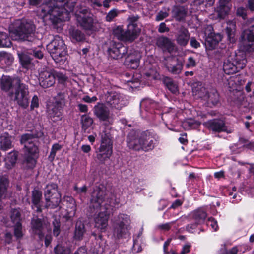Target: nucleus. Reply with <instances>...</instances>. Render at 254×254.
<instances>
[{
  "instance_id": "2f4dec72",
  "label": "nucleus",
  "mask_w": 254,
  "mask_h": 254,
  "mask_svg": "<svg viewBox=\"0 0 254 254\" xmlns=\"http://www.w3.org/2000/svg\"><path fill=\"white\" fill-rule=\"evenodd\" d=\"M81 123L82 130L84 132L89 133V129L91 128L93 123L92 118L86 115H82L81 118Z\"/></svg>"
},
{
  "instance_id": "ddd939ff",
  "label": "nucleus",
  "mask_w": 254,
  "mask_h": 254,
  "mask_svg": "<svg viewBox=\"0 0 254 254\" xmlns=\"http://www.w3.org/2000/svg\"><path fill=\"white\" fill-rule=\"evenodd\" d=\"M130 217L127 214H120L114 218L115 233L118 237L127 233L130 229Z\"/></svg>"
},
{
  "instance_id": "6e6d98bb",
  "label": "nucleus",
  "mask_w": 254,
  "mask_h": 254,
  "mask_svg": "<svg viewBox=\"0 0 254 254\" xmlns=\"http://www.w3.org/2000/svg\"><path fill=\"white\" fill-rule=\"evenodd\" d=\"M168 15L169 14L167 11H161L157 15L156 19L157 21H160L167 17Z\"/></svg>"
},
{
  "instance_id": "0eeeda50",
  "label": "nucleus",
  "mask_w": 254,
  "mask_h": 254,
  "mask_svg": "<svg viewBox=\"0 0 254 254\" xmlns=\"http://www.w3.org/2000/svg\"><path fill=\"white\" fill-rule=\"evenodd\" d=\"M48 51L53 59L59 64H63L66 60V51L64 41L59 37L55 36L47 45Z\"/></svg>"
},
{
  "instance_id": "603ef678",
  "label": "nucleus",
  "mask_w": 254,
  "mask_h": 254,
  "mask_svg": "<svg viewBox=\"0 0 254 254\" xmlns=\"http://www.w3.org/2000/svg\"><path fill=\"white\" fill-rule=\"evenodd\" d=\"M167 86L169 90L173 93H176L178 91V87L176 84L172 81H169L167 83Z\"/></svg>"
},
{
  "instance_id": "f704fd0d",
  "label": "nucleus",
  "mask_w": 254,
  "mask_h": 254,
  "mask_svg": "<svg viewBox=\"0 0 254 254\" xmlns=\"http://www.w3.org/2000/svg\"><path fill=\"white\" fill-rule=\"evenodd\" d=\"M235 24L233 22L229 21L227 23V26L226 29L228 38L229 39L230 42L232 43L234 42L235 41Z\"/></svg>"
},
{
  "instance_id": "f03ea898",
  "label": "nucleus",
  "mask_w": 254,
  "mask_h": 254,
  "mask_svg": "<svg viewBox=\"0 0 254 254\" xmlns=\"http://www.w3.org/2000/svg\"><path fill=\"white\" fill-rule=\"evenodd\" d=\"M103 192L98 189L95 190L92 194L90 208L97 209L99 212L94 217L95 227L104 232L108 225L109 214L112 209L110 205L104 199Z\"/></svg>"
},
{
  "instance_id": "7c9ffc66",
  "label": "nucleus",
  "mask_w": 254,
  "mask_h": 254,
  "mask_svg": "<svg viewBox=\"0 0 254 254\" xmlns=\"http://www.w3.org/2000/svg\"><path fill=\"white\" fill-rule=\"evenodd\" d=\"M12 137L8 133L2 134L0 137L1 148L4 150L9 149L12 146Z\"/></svg>"
},
{
  "instance_id": "412c9836",
  "label": "nucleus",
  "mask_w": 254,
  "mask_h": 254,
  "mask_svg": "<svg viewBox=\"0 0 254 254\" xmlns=\"http://www.w3.org/2000/svg\"><path fill=\"white\" fill-rule=\"evenodd\" d=\"M157 45L164 51L169 52H173L175 49V44L168 38L165 36H161L157 38Z\"/></svg>"
},
{
  "instance_id": "680f3d73",
  "label": "nucleus",
  "mask_w": 254,
  "mask_h": 254,
  "mask_svg": "<svg viewBox=\"0 0 254 254\" xmlns=\"http://www.w3.org/2000/svg\"><path fill=\"white\" fill-rule=\"evenodd\" d=\"M83 100L85 102L92 103L96 101L97 98L96 96H93L91 98L89 96H85L83 98Z\"/></svg>"
},
{
  "instance_id": "338daca9",
  "label": "nucleus",
  "mask_w": 254,
  "mask_h": 254,
  "mask_svg": "<svg viewBox=\"0 0 254 254\" xmlns=\"http://www.w3.org/2000/svg\"><path fill=\"white\" fill-rule=\"evenodd\" d=\"M82 151L85 153H89L91 150V148L89 145H82L81 147Z\"/></svg>"
},
{
  "instance_id": "a18cd8bd",
  "label": "nucleus",
  "mask_w": 254,
  "mask_h": 254,
  "mask_svg": "<svg viewBox=\"0 0 254 254\" xmlns=\"http://www.w3.org/2000/svg\"><path fill=\"white\" fill-rule=\"evenodd\" d=\"M199 125V123L198 122H195L194 120L191 119H188L183 123V127L186 129L195 128Z\"/></svg>"
},
{
  "instance_id": "1a4fd4ad",
  "label": "nucleus",
  "mask_w": 254,
  "mask_h": 254,
  "mask_svg": "<svg viewBox=\"0 0 254 254\" xmlns=\"http://www.w3.org/2000/svg\"><path fill=\"white\" fill-rule=\"evenodd\" d=\"M246 62L247 60L243 56L237 55L231 56L224 62V71L227 74L235 73L245 66Z\"/></svg>"
},
{
  "instance_id": "6ab92c4d",
  "label": "nucleus",
  "mask_w": 254,
  "mask_h": 254,
  "mask_svg": "<svg viewBox=\"0 0 254 254\" xmlns=\"http://www.w3.org/2000/svg\"><path fill=\"white\" fill-rule=\"evenodd\" d=\"M127 48L121 43H115L113 44L112 47L108 50L109 55L113 59L122 58L127 52Z\"/></svg>"
},
{
  "instance_id": "79ce46f5",
  "label": "nucleus",
  "mask_w": 254,
  "mask_h": 254,
  "mask_svg": "<svg viewBox=\"0 0 254 254\" xmlns=\"http://www.w3.org/2000/svg\"><path fill=\"white\" fill-rule=\"evenodd\" d=\"M11 45V42L7 34L5 33L0 32V47H9Z\"/></svg>"
},
{
  "instance_id": "864d4df0",
  "label": "nucleus",
  "mask_w": 254,
  "mask_h": 254,
  "mask_svg": "<svg viewBox=\"0 0 254 254\" xmlns=\"http://www.w3.org/2000/svg\"><path fill=\"white\" fill-rule=\"evenodd\" d=\"M207 225H210L214 231H217L218 227L217 221L212 218L208 219Z\"/></svg>"
},
{
  "instance_id": "5701e85b",
  "label": "nucleus",
  "mask_w": 254,
  "mask_h": 254,
  "mask_svg": "<svg viewBox=\"0 0 254 254\" xmlns=\"http://www.w3.org/2000/svg\"><path fill=\"white\" fill-rule=\"evenodd\" d=\"M93 112L100 120L106 121L110 117L109 111L103 104L98 103L95 106Z\"/></svg>"
},
{
  "instance_id": "473e14b6",
  "label": "nucleus",
  "mask_w": 254,
  "mask_h": 254,
  "mask_svg": "<svg viewBox=\"0 0 254 254\" xmlns=\"http://www.w3.org/2000/svg\"><path fill=\"white\" fill-rule=\"evenodd\" d=\"M31 225L33 233L38 235L40 238L43 236L41 231L42 224L40 219L33 218L31 222Z\"/></svg>"
},
{
  "instance_id": "de8ad7c7",
  "label": "nucleus",
  "mask_w": 254,
  "mask_h": 254,
  "mask_svg": "<svg viewBox=\"0 0 254 254\" xmlns=\"http://www.w3.org/2000/svg\"><path fill=\"white\" fill-rule=\"evenodd\" d=\"M61 148V145L58 143H56L53 145L50 154L48 157L49 160L51 161H53L56 156L57 152L60 150Z\"/></svg>"
},
{
  "instance_id": "8fccbe9b",
  "label": "nucleus",
  "mask_w": 254,
  "mask_h": 254,
  "mask_svg": "<svg viewBox=\"0 0 254 254\" xmlns=\"http://www.w3.org/2000/svg\"><path fill=\"white\" fill-rule=\"evenodd\" d=\"M54 73L55 79L56 78L59 82L62 84H64L68 80L67 77L63 73L54 71Z\"/></svg>"
},
{
  "instance_id": "e433bc0d",
  "label": "nucleus",
  "mask_w": 254,
  "mask_h": 254,
  "mask_svg": "<svg viewBox=\"0 0 254 254\" xmlns=\"http://www.w3.org/2000/svg\"><path fill=\"white\" fill-rule=\"evenodd\" d=\"M206 216V212L202 208L195 210L193 213L194 218L198 223H203Z\"/></svg>"
},
{
  "instance_id": "f8f14e48",
  "label": "nucleus",
  "mask_w": 254,
  "mask_h": 254,
  "mask_svg": "<svg viewBox=\"0 0 254 254\" xmlns=\"http://www.w3.org/2000/svg\"><path fill=\"white\" fill-rule=\"evenodd\" d=\"M77 20L85 29L95 31L98 29L99 24L94 20L87 9H84L77 13Z\"/></svg>"
},
{
  "instance_id": "cd10ccee",
  "label": "nucleus",
  "mask_w": 254,
  "mask_h": 254,
  "mask_svg": "<svg viewBox=\"0 0 254 254\" xmlns=\"http://www.w3.org/2000/svg\"><path fill=\"white\" fill-rule=\"evenodd\" d=\"M14 58L12 55L6 52H0V67L5 68L13 63Z\"/></svg>"
},
{
  "instance_id": "774afa93",
  "label": "nucleus",
  "mask_w": 254,
  "mask_h": 254,
  "mask_svg": "<svg viewBox=\"0 0 254 254\" xmlns=\"http://www.w3.org/2000/svg\"><path fill=\"white\" fill-rule=\"evenodd\" d=\"M78 107L81 112H87L88 111L87 106L85 104H79L78 105Z\"/></svg>"
},
{
  "instance_id": "49530a36",
  "label": "nucleus",
  "mask_w": 254,
  "mask_h": 254,
  "mask_svg": "<svg viewBox=\"0 0 254 254\" xmlns=\"http://www.w3.org/2000/svg\"><path fill=\"white\" fill-rule=\"evenodd\" d=\"M48 112L50 117H57L58 119H61L62 113L60 107L55 106L51 109H49Z\"/></svg>"
},
{
  "instance_id": "2eb2a0df",
  "label": "nucleus",
  "mask_w": 254,
  "mask_h": 254,
  "mask_svg": "<svg viewBox=\"0 0 254 254\" xmlns=\"http://www.w3.org/2000/svg\"><path fill=\"white\" fill-rule=\"evenodd\" d=\"M141 143L135 145L131 144V146L135 147V150H143L145 151L152 150L154 147V138L148 132H143L141 134Z\"/></svg>"
},
{
  "instance_id": "13d9d810",
  "label": "nucleus",
  "mask_w": 254,
  "mask_h": 254,
  "mask_svg": "<svg viewBox=\"0 0 254 254\" xmlns=\"http://www.w3.org/2000/svg\"><path fill=\"white\" fill-rule=\"evenodd\" d=\"M39 106L38 98L37 96H34L32 98L31 108L33 109L35 108L38 107Z\"/></svg>"
},
{
  "instance_id": "f3484780",
  "label": "nucleus",
  "mask_w": 254,
  "mask_h": 254,
  "mask_svg": "<svg viewBox=\"0 0 254 254\" xmlns=\"http://www.w3.org/2000/svg\"><path fill=\"white\" fill-rule=\"evenodd\" d=\"M39 82L43 88H46L53 86L55 84L54 71L43 69L39 73Z\"/></svg>"
},
{
  "instance_id": "c03bdc74",
  "label": "nucleus",
  "mask_w": 254,
  "mask_h": 254,
  "mask_svg": "<svg viewBox=\"0 0 254 254\" xmlns=\"http://www.w3.org/2000/svg\"><path fill=\"white\" fill-rule=\"evenodd\" d=\"M55 254H70L71 250L68 248H65L62 245L58 244L54 248Z\"/></svg>"
},
{
  "instance_id": "f257e3e1",
  "label": "nucleus",
  "mask_w": 254,
  "mask_h": 254,
  "mask_svg": "<svg viewBox=\"0 0 254 254\" xmlns=\"http://www.w3.org/2000/svg\"><path fill=\"white\" fill-rule=\"evenodd\" d=\"M73 0H45L39 8L38 15L45 22L53 24L68 20L70 13L73 11Z\"/></svg>"
},
{
  "instance_id": "4468645a",
  "label": "nucleus",
  "mask_w": 254,
  "mask_h": 254,
  "mask_svg": "<svg viewBox=\"0 0 254 254\" xmlns=\"http://www.w3.org/2000/svg\"><path fill=\"white\" fill-rule=\"evenodd\" d=\"M21 83L18 77L3 75L0 79V88L2 91L8 92L9 96H11L13 94V89H15Z\"/></svg>"
},
{
  "instance_id": "09e8293b",
  "label": "nucleus",
  "mask_w": 254,
  "mask_h": 254,
  "mask_svg": "<svg viewBox=\"0 0 254 254\" xmlns=\"http://www.w3.org/2000/svg\"><path fill=\"white\" fill-rule=\"evenodd\" d=\"M141 79V75L140 74H136V77H134L133 79L131 80L127 81L128 85L132 88H135L138 87L140 84Z\"/></svg>"
},
{
  "instance_id": "37998d69",
  "label": "nucleus",
  "mask_w": 254,
  "mask_h": 254,
  "mask_svg": "<svg viewBox=\"0 0 254 254\" xmlns=\"http://www.w3.org/2000/svg\"><path fill=\"white\" fill-rule=\"evenodd\" d=\"M14 234L17 239L22 238L24 235L21 223L14 224Z\"/></svg>"
},
{
  "instance_id": "4c0bfd02",
  "label": "nucleus",
  "mask_w": 254,
  "mask_h": 254,
  "mask_svg": "<svg viewBox=\"0 0 254 254\" xmlns=\"http://www.w3.org/2000/svg\"><path fill=\"white\" fill-rule=\"evenodd\" d=\"M84 225L81 221H78L76 224L74 237L75 239L80 240L84 233Z\"/></svg>"
},
{
  "instance_id": "7ed1b4c3",
  "label": "nucleus",
  "mask_w": 254,
  "mask_h": 254,
  "mask_svg": "<svg viewBox=\"0 0 254 254\" xmlns=\"http://www.w3.org/2000/svg\"><path fill=\"white\" fill-rule=\"evenodd\" d=\"M35 25L31 22L17 20L9 27V36L13 40H33Z\"/></svg>"
},
{
  "instance_id": "ea45409f",
  "label": "nucleus",
  "mask_w": 254,
  "mask_h": 254,
  "mask_svg": "<svg viewBox=\"0 0 254 254\" xmlns=\"http://www.w3.org/2000/svg\"><path fill=\"white\" fill-rule=\"evenodd\" d=\"M70 35L73 42H79L84 39V35L81 31L76 29H70Z\"/></svg>"
},
{
  "instance_id": "aec40b11",
  "label": "nucleus",
  "mask_w": 254,
  "mask_h": 254,
  "mask_svg": "<svg viewBox=\"0 0 254 254\" xmlns=\"http://www.w3.org/2000/svg\"><path fill=\"white\" fill-rule=\"evenodd\" d=\"M177 43L181 46H186L190 39V34L189 31L182 27L180 28L175 34Z\"/></svg>"
},
{
  "instance_id": "c85d7f7f",
  "label": "nucleus",
  "mask_w": 254,
  "mask_h": 254,
  "mask_svg": "<svg viewBox=\"0 0 254 254\" xmlns=\"http://www.w3.org/2000/svg\"><path fill=\"white\" fill-rule=\"evenodd\" d=\"M207 127L214 131H226L223 121L214 120L208 121L206 123Z\"/></svg>"
},
{
  "instance_id": "052dcab7",
  "label": "nucleus",
  "mask_w": 254,
  "mask_h": 254,
  "mask_svg": "<svg viewBox=\"0 0 254 254\" xmlns=\"http://www.w3.org/2000/svg\"><path fill=\"white\" fill-rule=\"evenodd\" d=\"M237 14L238 15L240 16L245 19L246 16V11L244 8L239 7L237 9Z\"/></svg>"
},
{
  "instance_id": "bf43d9fd",
  "label": "nucleus",
  "mask_w": 254,
  "mask_h": 254,
  "mask_svg": "<svg viewBox=\"0 0 254 254\" xmlns=\"http://www.w3.org/2000/svg\"><path fill=\"white\" fill-rule=\"evenodd\" d=\"M54 228L53 229V233L54 235L56 236H57L59 235L60 233V225L59 223L57 221H55V222H53Z\"/></svg>"
},
{
  "instance_id": "423d86ee",
  "label": "nucleus",
  "mask_w": 254,
  "mask_h": 254,
  "mask_svg": "<svg viewBox=\"0 0 254 254\" xmlns=\"http://www.w3.org/2000/svg\"><path fill=\"white\" fill-rule=\"evenodd\" d=\"M36 138L31 134H25L21 136L20 142L24 145L26 153V162L28 167L33 168L36 164V154L38 152L36 144Z\"/></svg>"
},
{
  "instance_id": "4d7b16f0",
  "label": "nucleus",
  "mask_w": 254,
  "mask_h": 254,
  "mask_svg": "<svg viewBox=\"0 0 254 254\" xmlns=\"http://www.w3.org/2000/svg\"><path fill=\"white\" fill-rule=\"evenodd\" d=\"M196 65V63L195 60L191 57H190L188 59L187 63L186 64V67L190 68L191 67H194Z\"/></svg>"
},
{
  "instance_id": "72a5a7b5",
  "label": "nucleus",
  "mask_w": 254,
  "mask_h": 254,
  "mask_svg": "<svg viewBox=\"0 0 254 254\" xmlns=\"http://www.w3.org/2000/svg\"><path fill=\"white\" fill-rule=\"evenodd\" d=\"M141 57V55H137L136 59L133 60L131 57H127L126 58L125 64L132 69H136L139 66Z\"/></svg>"
},
{
  "instance_id": "4be33fe9",
  "label": "nucleus",
  "mask_w": 254,
  "mask_h": 254,
  "mask_svg": "<svg viewBox=\"0 0 254 254\" xmlns=\"http://www.w3.org/2000/svg\"><path fill=\"white\" fill-rule=\"evenodd\" d=\"M230 0H220L219 5L215 11L218 18H224L229 13L231 6L229 3Z\"/></svg>"
},
{
  "instance_id": "a19ab883",
  "label": "nucleus",
  "mask_w": 254,
  "mask_h": 254,
  "mask_svg": "<svg viewBox=\"0 0 254 254\" xmlns=\"http://www.w3.org/2000/svg\"><path fill=\"white\" fill-rule=\"evenodd\" d=\"M10 218L13 224L21 223V213L19 209H14L11 211Z\"/></svg>"
},
{
  "instance_id": "69168bd1",
  "label": "nucleus",
  "mask_w": 254,
  "mask_h": 254,
  "mask_svg": "<svg viewBox=\"0 0 254 254\" xmlns=\"http://www.w3.org/2000/svg\"><path fill=\"white\" fill-rule=\"evenodd\" d=\"M67 201H69L70 204V208L73 209V211L74 212L76 210V204L75 201L74 199L71 197H67Z\"/></svg>"
},
{
  "instance_id": "393cba45",
  "label": "nucleus",
  "mask_w": 254,
  "mask_h": 254,
  "mask_svg": "<svg viewBox=\"0 0 254 254\" xmlns=\"http://www.w3.org/2000/svg\"><path fill=\"white\" fill-rule=\"evenodd\" d=\"M166 67L168 70L174 74H179L182 70V64L176 58H172L168 61Z\"/></svg>"
},
{
  "instance_id": "a878e982",
  "label": "nucleus",
  "mask_w": 254,
  "mask_h": 254,
  "mask_svg": "<svg viewBox=\"0 0 254 254\" xmlns=\"http://www.w3.org/2000/svg\"><path fill=\"white\" fill-rule=\"evenodd\" d=\"M42 198L41 191L34 190L32 191V208L37 212L41 211V200Z\"/></svg>"
},
{
  "instance_id": "e2e57ef3",
  "label": "nucleus",
  "mask_w": 254,
  "mask_h": 254,
  "mask_svg": "<svg viewBox=\"0 0 254 254\" xmlns=\"http://www.w3.org/2000/svg\"><path fill=\"white\" fill-rule=\"evenodd\" d=\"M169 29L166 27V25L165 23L162 22L160 23L159 28L158 31L160 33H164L165 32L169 31Z\"/></svg>"
},
{
  "instance_id": "a211bd4d",
  "label": "nucleus",
  "mask_w": 254,
  "mask_h": 254,
  "mask_svg": "<svg viewBox=\"0 0 254 254\" xmlns=\"http://www.w3.org/2000/svg\"><path fill=\"white\" fill-rule=\"evenodd\" d=\"M242 38L244 41V50L248 52L254 51V24L244 31Z\"/></svg>"
},
{
  "instance_id": "9d476101",
  "label": "nucleus",
  "mask_w": 254,
  "mask_h": 254,
  "mask_svg": "<svg viewBox=\"0 0 254 254\" xmlns=\"http://www.w3.org/2000/svg\"><path fill=\"white\" fill-rule=\"evenodd\" d=\"M105 96L106 103L112 108L121 109L128 103L127 97L119 92H109L106 94Z\"/></svg>"
},
{
  "instance_id": "6e6552de",
  "label": "nucleus",
  "mask_w": 254,
  "mask_h": 254,
  "mask_svg": "<svg viewBox=\"0 0 254 254\" xmlns=\"http://www.w3.org/2000/svg\"><path fill=\"white\" fill-rule=\"evenodd\" d=\"M44 193L47 208H54L59 205L61 202V195L58 190L56 184H47L44 189Z\"/></svg>"
},
{
  "instance_id": "58836bf2",
  "label": "nucleus",
  "mask_w": 254,
  "mask_h": 254,
  "mask_svg": "<svg viewBox=\"0 0 254 254\" xmlns=\"http://www.w3.org/2000/svg\"><path fill=\"white\" fill-rule=\"evenodd\" d=\"M141 140V134L137 137H136L135 135H134V134L133 133H130L128 135L127 141L128 146L130 148L135 150V147H134L133 146H131V144L132 143L135 145H137L138 144H139V142L141 143L142 142Z\"/></svg>"
},
{
  "instance_id": "b1692460",
  "label": "nucleus",
  "mask_w": 254,
  "mask_h": 254,
  "mask_svg": "<svg viewBox=\"0 0 254 254\" xmlns=\"http://www.w3.org/2000/svg\"><path fill=\"white\" fill-rule=\"evenodd\" d=\"M17 55L20 64L23 68L28 69L33 67L32 59L27 52L17 51Z\"/></svg>"
},
{
  "instance_id": "9b49d317",
  "label": "nucleus",
  "mask_w": 254,
  "mask_h": 254,
  "mask_svg": "<svg viewBox=\"0 0 254 254\" xmlns=\"http://www.w3.org/2000/svg\"><path fill=\"white\" fill-rule=\"evenodd\" d=\"M10 97L13 96V99L17 103L24 108L29 105V96L28 86L21 83L13 92Z\"/></svg>"
},
{
  "instance_id": "dca6fc26",
  "label": "nucleus",
  "mask_w": 254,
  "mask_h": 254,
  "mask_svg": "<svg viewBox=\"0 0 254 254\" xmlns=\"http://www.w3.org/2000/svg\"><path fill=\"white\" fill-rule=\"evenodd\" d=\"M213 30L211 25H207L203 32L206 43L209 46L210 49L215 48L216 45L222 39L221 35L219 33H213Z\"/></svg>"
},
{
  "instance_id": "c756f323",
  "label": "nucleus",
  "mask_w": 254,
  "mask_h": 254,
  "mask_svg": "<svg viewBox=\"0 0 254 254\" xmlns=\"http://www.w3.org/2000/svg\"><path fill=\"white\" fill-rule=\"evenodd\" d=\"M187 12V9L184 6H175L172 10L173 17L178 21L184 20Z\"/></svg>"
},
{
  "instance_id": "20e7f679",
  "label": "nucleus",
  "mask_w": 254,
  "mask_h": 254,
  "mask_svg": "<svg viewBox=\"0 0 254 254\" xmlns=\"http://www.w3.org/2000/svg\"><path fill=\"white\" fill-rule=\"evenodd\" d=\"M138 15L130 16L127 19V29L123 31L121 27H118L114 31L117 38L121 40L132 41L139 36L141 29L139 25Z\"/></svg>"
},
{
  "instance_id": "5fc2aeb1",
  "label": "nucleus",
  "mask_w": 254,
  "mask_h": 254,
  "mask_svg": "<svg viewBox=\"0 0 254 254\" xmlns=\"http://www.w3.org/2000/svg\"><path fill=\"white\" fill-rule=\"evenodd\" d=\"M173 224V222L166 223L165 224H160L158 226V228L160 230L163 231H168L169 230L171 225Z\"/></svg>"
},
{
  "instance_id": "0e129e2a",
  "label": "nucleus",
  "mask_w": 254,
  "mask_h": 254,
  "mask_svg": "<svg viewBox=\"0 0 254 254\" xmlns=\"http://www.w3.org/2000/svg\"><path fill=\"white\" fill-rule=\"evenodd\" d=\"M190 44L194 48H197L200 46V43L194 37L190 38Z\"/></svg>"
},
{
  "instance_id": "c9c22d12",
  "label": "nucleus",
  "mask_w": 254,
  "mask_h": 254,
  "mask_svg": "<svg viewBox=\"0 0 254 254\" xmlns=\"http://www.w3.org/2000/svg\"><path fill=\"white\" fill-rule=\"evenodd\" d=\"M17 157V153L15 152H11L8 154L4 159L5 166L7 169H10L13 166L16 161Z\"/></svg>"
},
{
  "instance_id": "39448f33",
  "label": "nucleus",
  "mask_w": 254,
  "mask_h": 254,
  "mask_svg": "<svg viewBox=\"0 0 254 254\" xmlns=\"http://www.w3.org/2000/svg\"><path fill=\"white\" fill-rule=\"evenodd\" d=\"M101 143L96 151V158L100 163H104L113 153L112 137L109 129L105 128L100 133Z\"/></svg>"
},
{
  "instance_id": "bb28decb",
  "label": "nucleus",
  "mask_w": 254,
  "mask_h": 254,
  "mask_svg": "<svg viewBox=\"0 0 254 254\" xmlns=\"http://www.w3.org/2000/svg\"><path fill=\"white\" fill-rule=\"evenodd\" d=\"M205 89L204 88H202L201 89V91H199L198 93V96L202 98L204 100H206L208 103H211L213 105L216 104L219 100V96L217 92L213 91L211 93L206 92L205 95H202L201 92L202 91H205Z\"/></svg>"
},
{
  "instance_id": "3c124183",
  "label": "nucleus",
  "mask_w": 254,
  "mask_h": 254,
  "mask_svg": "<svg viewBox=\"0 0 254 254\" xmlns=\"http://www.w3.org/2000/svg\"><path fill=\"white\" fill-rule=\"evenodd\" d=\"M118 13V12L116 9H113L111 10L108 12L106 17V20L109 22L111 21L115 17L117 16Z\"/></svg>"
}]
</instances>
